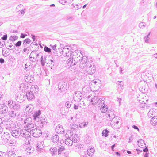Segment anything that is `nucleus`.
Instances as JSON below:
<instances>
[{"mask_svg": "<svg viewBox=\"0 0 157 157\" xmlns=\"http://www.w3.org/2000/svg\"><path fill=\"white\" fill-rule=\"evenodd\" d=\"M6 155L5 152L0 151V157H5Z\"/></svg>", "mask_w": 157, "mask_h": 157, "instance_id": "nucleus-55", "label": "nucleus"}, {"mask_svg": "<svg viewBox=\"0 0 157 157\" xmlns=\"http://www.w3.org/2000/svg\"><path fill=\"white\" fill-rule=\"evenodd\" d=\"M85 67H86L85 63L82 60H81L79 64V67L82 69Z\"/></svg>", "mask_w": 157, "mask_h": 157, "instance_id": "nucleus-41", "label": "nucleus"}, {"mask_svg": "<svg viewBox=\"0 0 157 157\" xmlns=\"http://www.w3.org/2000/svg\"><path fill=\"white\" fill-rule=\"evenodd\" d=\"M27 128L29 130V129H31L33 128H33L34 127V124H33L31 122L30 123H28V124L27 125Z\"/></svg>", "mask_w": 157, "mask_h": 157, "instance_id": "nucleus-35", "label": "nucleus"}, {"mask_svg": "<svg viewBox=\"0 0 157 157\" xmlns=\"http://www.w3.org/2000/svg\"><path fill=\"white\" fill-rule=\"evenodd\" d=\"M9 157H15V152L13 151H8L7 155Z\"/></svg>", "mask_w": 157, "mask_h": 157, "instance_id": "nucleus-23", "label": "nucleus"}, {"mask_svg": "<svg viewBox=\"0 0 157 157\" xmlns=\"http://www.w3.org/2000/svg\"><path fill=\"white\" fill-rule=\"evenodd\" d=\"M147 105L145 103H141L140 104V107L144 108L147 107Z\"/></svg>", "mask_w": 157, "mask_h": 157, "instance_id": "nucleus-51", "label": "nucleus"}, {"mask_svg": "<svg viewBox=\"0 0 157 157\" xmlns=\"http://www.w3.org/2000/svg\"><path fill=\"white\" fill-rule=\"evenodd\" d=\"M31 36H32V38L33 39V41H35L36 40V36L34 35H33L32 34H31Z\"/></svg>", "mask_w": 157, "mask_h": 157, "instance_id": "nucleus-64", "label": "nucleus"}, {"mask_svg": "<svg viewBox=\"0 0 157 157\" xmlns=\"http://www.w3.org/2000/svg\"><path fill=\"white\" fill-rule=\"evenodd\" d=\"M21 131H20V136L21 135L23 137H25L26 136V135L25 134L22 132V131L21 132H20Z\"/></svg>", "mask_w": 157, "mask_h": 157, "instance_id": "nucleus-61", "label": "nucleus"}, {"mask_svg": "<svg viewBox=\"0 0 157 157\" xmlns=\"http://www.w3.org/2000/svg\"><path fill=\"white\" fill-rule=\"evenodd\" d=\"M27 36V34H24V33H21V36H20V38H24Z\"/></svg>", "mask_w": 157, "mask_h": 157, "instance_id": "nucleus-59", "label": "nucleus"}, {"mask_svg": "<svg viewBox=\"0 0 157 157\" xmlns=\"http://www.w3.org/2000/svg\"><path fill=\"white\" fill-rule=\"evenodd\" d=\"M32 105H30L27 106L25 109V111L26 112H28L29 114H33V109Z\"/></svg>", "mask_w": 157, "mask_h": 157, "instance_id": "nucleus-17", "label": "nucleus"}, {"mask_svg": "<svg viewBox=\"0 0 157 157\" xmlns=\"http://www.w3.org/2000/svg\"><path fill=\"white\" fill-rule=\"evenodd\" d=\"M31 42V40L27 38L25 39L23 41V45L24 47H26L27 44H30Z\"/></svg>", "mask_w": 157, "mask_h": 157, "instance_id": "nucleus-21", "label": "nucleus"}, {"mask_svg": "<svg viewBox=\"0 0 157 157\" xmlns=\"http://www.w3.org/2000/svg\"><path fill=\"white\" fill-rule=\"evenodd\" d=\"M145 87L144 86H143L142 87H140L139 88V90L140 91L142 92V93L144 92L145 91Z\"/></svg>", "mask_w": 157, "mask_h": 157, "instance_id": "nucleus-58", "label": "nucleus"}, {"mask_svg": "<svg viewBox=\"0 0 157 157\" xmlns=\"http://www.w3.org/2000/svg\"><path fill=\"white\" fill-rule=\"evenodd\" d=\"M59 136L58 135L56 134L54 136H52V141L54 142H57L59 141Z\"/></svg>", "mask_w": 157, "mask_h": 157, "instance_id": "nucleus-24", "label": "nucleus"}, {"mask_svg": "<svg viewBox=\"0 0 157 157\" xmlns=\"http://www.w3.org/2000/svg\"><path fill=\"white\" fill-rule=\"evenodd\" d=\"M12 137H15L16 138H18L20 136V132L19 130L12 131L11 132Z\"/></svg>", "mask_w": 157, "mask_h": 157, "instance_id": "nucleus-14", "label": "nucleus"}, {"mask_svg": "<svg viewBox=\"0 0 157 157\" xmlns=\"http://www.w3.org/2000/svg\"><path fill=\"white\" fill-rule=\"evenodd\" d=\"M67 47V46H65V47L63 48V50L61 51L62 53L60 52L61 53H62L65 56H69V55L68 54L69 53V51L67 50L66 49V48Z\"/></svg>", "mask_w": 157, "mask_h": 157, "instance_id": "nucleus-19", "label": "nucleus"}, {"mask_svg": "<svg viewBox=\"0 0 157 157\" xmlns=\"http://www.w3.org/2000/svg\"><path fill=\"white\" fill-rule=\"evenodd\" d=\"M41 114V111L40 110L34 112L33 114V120H36L37 118H39V116Z\"/></svg>", "mask_w": 157, "mask_h": 157, "instance_id": "nucleus-13", "label": "nucleus"}, {"mask_svg": "<svg viewBox=\"0 0 157 157\" xmlns=\"http://www.w3.org/2000/svg\"><path fill=\"white\" fill-rule=\"evenodd\" d=\"M137 142L138 145V146L139 147L141 148L143 147H141V146H143V145H142L143 144H144V145H146V144L145 143L144 141L142 139H139L137 141Z\"/></svg>", "mask_w": 157, "mask_h": 157, "instance_id": "nucleus-20", "label": "nucleus"}, {"mask_svg": "<svg viewBox=\"0 0 157 157\" xmlns=\"http://www.w3.org/2000/svg\"><path fill=\"white\" fill-rule=\"evenodd\" d=\"M47 119L46 118H44L43 120H41V123L44 124H46Z\"/></svg>", "mask_w": 157, "mask_h": 157, "instance_id": "nucleus-50", "label": "nucleus"}, {"mask_svg": "<svg viewBox=\"0 0 157 157\" xmlns=\"http://www.w3.org/2000/svg\"><path fill=\"white\" fill-rule=\"evenodd\" d=\"M50 150L51 152V153L52 154V155H55L56 154L57 149L56 147H54L53 148H51L50 149Z\"/></svg>", "mask_w": 157, "mask_h": 157, "instance_id": "nucleus-25", "label": "nucleus"}, {"mask_svg": "<svg viewBox=\"0 0 157 157\" xmlns=\"http://www.w3.org/2000/svg\"><path fill=\"white\" fill-rule=\"evenodd\" d=\"M95 150L94 147H89V148L87 151V153L88 155L89 156H91L94 154Z\"/></svg>", "mask_w": 157, "mask_h": 157, "instance_id": "nucleus-12", "label": "nucleus"}, {"mask_svg": "<svg viewBox=\"0 0 157 157\" xmlns=\"http://www.w3.org/2000/svg\"><path fill=\"white\" fill-rule=\"evenodd\" d=\"M148 115L149 117H150L151 118V117H154L155 116V112L152 111L151 109H150L148 112Z\"/></svg>", "mask_w": 157, "mask_h": 157, "instance_id": "nucleus-31", "label": "nucleus"}, {"mask_svg": "<svg viewBox=\"0 0 157 157\" xmlns=\"http://www.w3.org/2000/svg\"><path fill=\"white\" fill-rule=\"evenodd\" d=\"M133 137H132V136H131L129 138V141L128 143H131L133 140Z\"/></svg>", "mask_w": 157, "mask_h": 157, "instance_id": "nucleus-62", "label": "nucleus"}, {"mask_svg": "<svg viewBox=\"0 0 157 157\" xmlns=\"http://www.w3.org/2000/svg\"><path fill=\"white\" fill-rule=\"evenodd\" d=\"M5 62V60L4 59L2 58H0V63L1 64H3Z\"/></svg>", "mask_w": 157, "mask_h": 157, "instance_id": "nucleus-63", "label": "nucleus"}, {"mask_svg": "<svg viewBox=\"0 0 157 157\" xmlns=\"http://www.w3.org/2000/svg\"><path fill=\"white\" fill-rule=\"evenodd\" d=\"M35 55L36 53L31 52L29 56L30 60L33 62L36 61L37 59L35 57Z\"/></svg>", "mask_w": 157, "mask_h": 157, "instance_id": "nucleus-15", "label": "nucleus"}, {"mask_svg": "<svg viewBox=\"0 0 157 157\" xmlns=\"http://www.w3.org/2000/svg\"><path fill=\"white\" fill-rule=\"evenodd\" d=\"M68 88V83L66 82H61L58 84V91L61 93L65 92Z\"/></svg>", "mask_w": 157, "mask_h": 157, "instance_id": "nucleus-1", "label": "nucleus"}, {"mask_svg": "<svg viewBox=\"0 0 157 157\" xmlns=\"http://www.w3.org/2000/svg\"><path fill=\"white\" fill-rule=\"evenodd\" d=\"M1 39L3 40H6L7 39V35L6 34L3 36L1 37Z\"/></svg>", "mask_w": 157, "mask_h": 157, "instance_id": "nucleus-53", "label": "nucleus"}, {"mask_svg": "<svg viewBox=\"0 0 157 157\" xmlns=\"http://www.w3.org/2000/svg\"><path fill=\"white\" fill-rule=\"evenodd\" d=\"M106 117L107 118H108L109 117V119H110V120H111V123L112 124L113 123V122H114L115 121V119H117V118H118V119L119 118V117L117 116H114V117H111V116H107Z\"/></svg>", "mask_w": 157, "mask_h": 157, "instance_id": "nucleus-30", "label": "nucleus"}, {"mask_svg": "<svg viewBox=\"0 0 157 157\" xmlns=\"http://www.w3.org/2000/svg\"><path fill=\"white\" fill-rule=\"evenodd\" d=\"M145 23L144 22H141L139 24V27L143 29L145 27Z\"/></svg>", "mask_w": 157, "mask_h": 157, "instance_id": "nucleus-49", "label": "nucleus"}, {"mask_svg": "<svg viewBox=\"0 0 157 157\" xmlns=\"http://www.w3.org/2000/svg\"><path fill=\"white\" fill-rule=\"evenodd\" d=\"M44 50L45 52L48 53L51 52V49L46 46L44 47Z\"/></svg>", "mask_w": 157, "mask_h": 157, "instance_id": "nucleus-42", "label": "nucleus"}, {"mask_svg": "<svg viewBox=\"0 0 157 157\" xmlns=\"http://www.w3.org/2000/svg\"><path fill=\"white\" fill-rule=\"evenodd\" d=\"M59 148L58 149V154H60L61 153V152L64 150L65 148L63 146H61V147H59Z\"/></svg>", "mask_w": 157, "mask_h": 157, "instance_id": "nucleus-39", "label": "nucleus"}, {"mask_svg": "<svg viewBox=\"0 0 157 157\" xmlns=\"http://www.w3.org/2000/svg\"><path fill=\"white\" fill-rule=\"evenodd\" d=\"M115 111L112 109H109L108 110V112L107 113H108L107 114V116H111V117H112L115 116Z\"/></svg>", "mask_w": 157, "mask_h": 157, "instance_id": "nucleus-22", "label": "nucleus"}, {"mask_svg": "<svg viewBox=\"0 0 157 157\" xmlns=\"http://www.w3.org/2000/svg\"><path fill=\"white\" fill-rule=\"evenodd\" d=\"M23 93H17L16 95V99L17 101L21 103L25 99L26 97Z\"/></svg>", "mask_w": 157, "mask_h": 157, "instance_id": "nucleus-3", "label": "nucleus"}, {"mask_svg": "<svg viewBox=\"0 0 157 157\" xmlns=\"http://www.w3.org/2000/svg\"><path fill=\"white\" fill-rule=\"evenodd\" d=\"M93 68H90L91 69L90 70V69L89 70V71H88L89 74H93L96 71V67L95 65H93Z\"/></svg>", "mask_w": 157, "mask_h": 157, "instance_id": "nucleus-28", "label": "nucleus"}, {"mask_svg": "<svg viewBox=\"0 0 157 157\" xmlns=\"http://www.w3.org/2000/svg\"><path fill=\"white\" fill-rule=\"evenodd\" d=\"M105 98H99L98 102H95V103L98 105L101 103V104H103L104 105V103L105 102Z\"/></svg>", "mask_w": 157, "mask_h": 157, "instance_id": "nucleus-27", "label": "nucleus"}, {"mask_svg": "<svg viewBox=\"0 0 157 157\" xmlns=\"http://www.w3.org/2000/svg\"><path fill=\"white\" fill-rule=\"evenodd\" d=\"M109 131L107 129H105L103 130L102 132V135L103 136H105V137H107L108 136V133Z\"/></svg>", "mask_w": 157, "mask_h": 157, "instance_id": "nucleus-29", "label": "nucleus"}, {"mask_svg": "<svg viewBox=\"0 0 157 157\" xmlns=\"http://www.w3.org/2000/svg\"><path fill=\"white\" fill-rule=\"evenodd\" d=\"M30 131H31L33 136L35 137L40 136L42 134V132L39 129L35 128L32 130L30 129Z\"/></svg>", "mask_w": 157, "mask_h": 157, "instance_id": "nucleus-5", "label": "nucleus"}, {"mask_svg": "<svg viewBox=\"0 0 157 157\" xmlns=\"http://www.w3.org/2000/svg\"><path fill=\"white\" fill-rule=\"evenodd\" d=\"M145 147V148H144L143 149V151L144 152L147 153V152L148 151V146L147 145L146 146L145 145V146H144Z\"/></svg>", "mask_w": 157, "mask_h": 157, "instance_id": "nucleus-52", "label": "nucleus"}, {"mask_svg": "<svg viewBox=\"0 0 157 157\" xmlns=\"http://www.w3.org/2000/svg\"><path fill=\"white\" fill-rule=\"evenodd\" d=\"M67 135V134L65 135V136H66V138L65 139V143L66 145H68V146H71L73 144V141H72L71 139H70V138H67V136H66ZM68 138H69V136L68 135Z\"/></svg>", "mask_w": 157, "mask_h": 157, "instance_id": "nucleus-18", "label": "nucleus"}, {"mask_svg": "<svg viewBox=\"0 0 157 157\" xmlns=\"http://www.w3.org/2000/svg\"><path fill=\"white\" fill-rule=\"evenodd\" d=\"M98 117L100 118L102 117V116L101 115V113L99 112H98L97 113H95L94 116V119H96Z\"/></svg>", "mask_w": 157, "mask_h": 157, "instance_id": "nucleus-36", "label": "nucleus"}, {"mask_svg": "<svg viewBox=\"0 0 157 157\" xmlns=\"http://www.w3.org/2000/svg\"><path fill=\"white\" fill-rule=\"evenodd\" d=\"M8 142L9 143L10 146L15 145L16 143V141L11 138L9 140Z\"/></svg>", "mask_w": 157, "mask_h": 157, "instance_id": "nucleus-32", "label": "nucleus"}, {"mask_svg": "<svg viewBox=\"0 0 157 157\" xmlns=\"http://www.w3.org/2000/svg\"><path fill=\"white\" fill-rule=\"evenodd\" d=\"M151 32L149 33L148 34L147 36H145L144 37V40L145 42L147 43H149V37L150 35Z\"/></svg>", "mask_w": 157, "mask_h": 157, "instance_id": "nucleus-38", "label": "nucleus"}, {"mask_svg": "<svg viewBox=\"0 0 157 157\" xmlns=\"http://www.w3.org/2000/svg\"><path fill=\"white\" fill-rule=\"evenodd\" d=\"M150 123L153 126H155L157 125V116L154 117H151L150 121Z\"/></svg>", "mask_w": 157, "mask_h": 157, "instance_id": "nucleus-16", "label": "nucleus"}, {"mask_svg": "<svg viewBox=\"0 0 157 157\" xmlns=\"http://www.w3.org/2000/svg\"><path fill=\"white\" fill-rule=\"evenodd\" d=\"M18 112L13 110H10L8 112L9 117L12 119L16 117L17 116V114H18Z\"/></svg>", "mask_w": 157, "mask_h": 157, "instance_id": "nucleus-9", "label": "nucleus"}, {"mask_svg": "<svg viewBox=\"0 0 157 157\" xmlns=\"http://www.w3.org/2000/svg\"><path fill=\"white\" fill-rule=\"evenodd\" d=\"M82 97V94L80 91H76L73 96L74 101H79L81 100Z\"/></svg>", "mask_w": 157, "mask_h": 157, "instance_id": "nucleus-4", "label": "nucleus"}, {"mask_svg": "<svg viewBox=\"0 0 157 157\" xmlns=\"http://www.w3.org/2000/svg\"><path fill=\"white\" fill-rule=\"evenodd\" d=\"M54 60L53 59H50L48 61V63L50 64V66L52 67L54 66L55 63Z\"/></svg>", "mask_w": 157, "mask_h": 157, "instance_id": "nucleus-46", "label": "nucleus"}, {"mask_svg": "<svg viewBox=\"0 0 157 157\" xmlns=\"http://www.w3.org/2000/svg\"><path fill=\"white\" fill-rule=\"evenodd\" d=\"M122 82V81H118L117 82V84L118 85V88L119 89H120L121 90L123 89V84Z\"/></svg>", "mask_w": 157, "mask_h": 157, "instance_id": "nucleus-26", "label": "nucleus"}, {"mask_svg": "<svg viewBox=\"0 0 157 157\" xmlns=\"http://www.w3.org/2000/svg\"><path fill=\"white\" fill-rule=\"evenodd\" d=\"M65 105L67 108H69L71 106V104H69V102L68 101L66 103Z\"/></svg>", "mask_w": 157, "mask_h": 157, "instance_id": "nucleus-54", "label": "nucleus"}, {"mask_svg": "<svg viewBox=\"0 0 157 157\" xmlns=\"http://www.w3.org/2000/svg\"><path fill=\"white\" fill-rule=\"evenodd\" d=\"M45 58L44 57L43 58V56H41V65L43 66L45 64Z\"/></svg>", "mask_w": 157, "mask_h": 157, "instance_id": "nucleus-43", "label": "nucleus"}, {"mask_svg": "<svg viewBox=\"0 0 157 157\" xmlns=\"http://www.w3.org/2000/svg\"><path fill=\"white\" fill-rule=\"evenodd\" d=\"M99 98L98 96H94V98H93L92 99V101L94 102L95 103V102H98Z\"/></svg>", "mask_w": 157, "mask_h": 157, "instance_id": "nucleus-44", "label": "nucleus"}, {"mask_svg": "<svg viewBox=\"0 0 157 157\" xmlns=\"http://www.w3.org/2000/svg\"><path fill=\"white\" fill-rule=\"evenodd\" d=\"M8 105L12 109L18 112L20 110V105L18 103L13 102L12 100H10L8 101Z\"/></svg>", "mask_w": 157, "mask_h": 157, "instance_id": "nucleus-2", "label": "nucleus"}, {"mask_svg": "<svg viewBox=\"0 0 157 157\" xmlns=\"http://www.w3.org/2000/svg\"><path fill=\"white\" fill-rule=\"evenodd\" d=\"M39 88L38 86L36 85H32L30 89V92L33 93V94L37 96L38 94V92L39 91Z\"/></svg>", "mask_w": 157, "mask_h": 157, "instance_id": "nucleus-7", "label": "nucleus"}, {"mask_svg": "<svg viewBox=\"0 0 157 157\" xmlns=\"http://www.w3.org/2000/svg\"><path fill=\"white\" fill-rule=\"evenodd\" d=\"M4 138L5 141L6 143L8 142L9 140L12 137V136L10 135L9 133L6 132L4 133Z\"/></svg>", "mask_w": 157, "mask_h": 157, "instance_id": "nucleus-10", "label": "nucleus"}, {"mask_svg": "<svg viewBox=\"0 0 157 157\" xmlns=\"http://www.w3.org/2000/svg\"><path fill=\"white\" fill-rule=\"evenodd\" d=\"M8 108L5 105H0V113L4 114L7 113L8 111Z\"/></svg>", "mask_w": 157, "mask_h": 157, "instance_id": "nucleus-8", "label": "nucleus"}, {"mask_svg": "<svg viewBox=\"0 0 157 157\" xmlns=\"http://www.w3.org/2000/svg\"><path fill=\"white\" fill-rule=\"evenodd\" d=\"M72 60H73V58L71 57H70L67 60V64H70L72 62Z\"/></svg>", "mask_w": 157, "mask_h": 157, "instance_id": "nucleus-56", "label": "nucleus"}, {"mask_svg": "<svg viewBox=\"0 0 157 157\" xmlns=\"http://www.w3.org/2000/svg\"><path fill=\"white\" fill-rule=\"evenodd\" d=\"M36 96V95L33 94V93L29 91L26 92L25 97L29 101H33L35 98Z\"/></svg>", "mask_w": 157, "mask_h": 157, "instance_id": "nucleus-6", "label": "nucleus"}, {"mask_svg": "<svg viewBox=\"0 0 157 157\" xmlns=\"http://www.w3.org/2000/svg\"><path fill=\"white\" fill-rule=\"evenodd\" d=\"M18 38V37L17 36H11L9 37V40L12 41H14L17 40Z\"/></svg>", "mask_w": 157, "mask_h": 157, "instance_id": "nucleus-33", "label": "nucleus"}, {"mask_svg": "<svg viewBox=\"0 0 157 157\" xmlns=\"http://www.w3.org/2000/svg\"><path fill=\"white\" fill-rule=\"evenodd\" d=\"M88 124V122H83L79 124V127L80 128H82L86 126Z\"/></svg>", "mask_w": 157, "mask_h": 157, "instance_id": "nucleus-37", "label": "nucleus"}, {"mask_svg": "<svg viewBox=\"0 0 157 157\" xmlns=\"http://www.w3.org/2000/svg\"><path fill=\"white\" fill-rule=\"evenodd\" d=\"M71 127L74 129V130L75 129L78 128V126L75 124H70Z\"/></svg>", "mask_w": 157, "mask_h": 157, "instance_id": "nucleus-45", "label": "nucleus"}, {"mask_svg": "<svg viewBox=\"0 0 157 157\" xmlns=\"http://www.w3.org/2000/svg\"><path fill=\"white\" fill-rule=\"evenodd\" d=\"M77 63H76V64H73L74 65H70V67L71 68V69L75 70L76 69L77 67Z\"/></svg>", "mask_w": 157, "mask_h": 157, "instance_id": "nucleus-47", "label": "nucleus"}, {"mask_svg": "<svg viewBox=\"0 0 157 157\" xmlns=\"http://www.w3.org/2000/svg\"><path fill=\"white\" fill-rule=\"evenodd\" d=\"M22 42L21 41H19L17 42L16 44H15V45L17 47H20L21 44Z\"/></svg>", "mask_w": 157, "mask_h": 157, "instance_id": "nucleus-48", "label": "nucleus"}, {"mask_svg": "<svg viewBox=\"0 0 157 157\" xmlns=\"http://www.w3.org/2000/svg\"><path fill=\"white\" fill-rule=\"evenodd\" d=\"M78 60H74V62H73V60H72V62L70 64V65H74L73 64H76L78 62Z\"/></svg>", "mask_w": 157, "mask_h": 157, "instance_id": "nucleus-57", "label": "nucleus"}, {"mask_svg": "<svg viewBox=\"0 0 157 157\" xmlns=\"http://www.w3.org/2000/svg\"><path fill=\"white\" fill-rule=\"evenodd\" d=\"M84 63H85V66L86 67H89V69L92 67V65L90 64V63L89 62L88 59H86V60H84Z\"/></svg>", "mask_w": 157, "mask_h": 157, "instance_id": "nucleus-34", "label": "nucleus"}, {"mask_svg": "<svg viewBox=\"0 0 157 157\" xmlns=\"http://www.w3.org/2000/svg\"><path fill=\"white\" fill-rule=\"evenodd\" d=\"M59 2L61 4L64 5V4L67 2V1L64 0H60L59 1Z\"/></svg>", "mask_w": 157, "mask_h": 157, "instance_id": "nucleus-60", "label": "nucleus"}, {"mask_svg": "<svg viewBox=\"0 0 157 157\" xmlns=\"http://www.w3.org/2000/svg\"><path fill=\"white\" fill-rule=\"evenodd\" d=\"M105 104H104V105L103 104H102V105L100 109L101 112L102 113H105L107 111V110H105Z\"/></svg>", "mask_w": 157, "mask_h": 157, "instance_id": "nucleus-40", "label": "nucleus"}, {"mask_svg": "<svg viewBox=\"0 0 157 157\" xmlns=\"http://www.w3.org/2000/svg\"><path fill=\"white\" fill-rule=\"evenodd\" d=\"M7 49H10L7 48H3L2 49V52L3 56L7 57L10 54V51H7Z\"/></svg>", "mask_w": 157, "mask_h": 157, "instance_id": "nucleus-11", "label": "nucleus"}]
</instances>
